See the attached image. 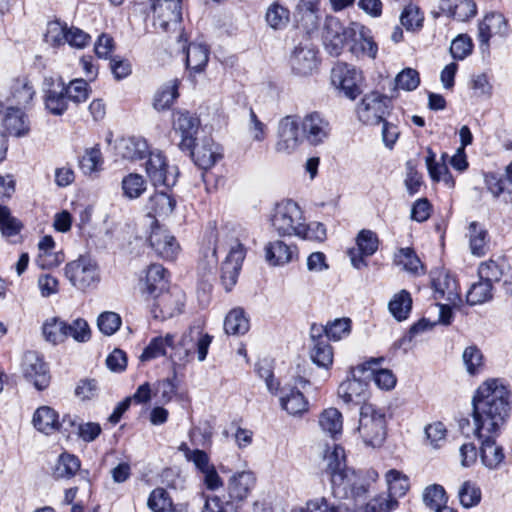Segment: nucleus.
<instances>
[{"label": "nucleus", "mask_w": 512, "mask_h": 512, "mask_svg": "<svg viewBox=\"0 0 512 512\" xmlns=\"http://www.w3.org/2000/svg\"><path fill=\"white\" fill-rule=\"evenodd\" d=\"M476 436L500 434L512 411V391L500 379H489L476 390L473 399Z\"/></svg>", "instance_id": "nucleus-1"}, {"label": "nucleus", "mask_w": 512, "mask_h": 512, "mask_svg": "<svg viewBox=\"0 0 512 512\" xmlns=\"http://www.w3.org/2000/svg\"><path fill=\"white\" fill-rule=\"evenodd\" d=\"M324 460L326 468L323 473L329 477L335 498L355 502L365 499L368 484L360 472L347 466L345 450L341 445L334 444L332 450L327 448Z\"/></svg>", "instance_id": "nucleus-2"}, {"label": "nucleus", "mask_w": 512, "mask_h": 512, "mask_svg": "<svg viewBox=\"0 0 512 512\" xmlns=\"http://www.w3.org/2000/svg\"><path fill=\"white\" fill-rule=\"evenodd\" d=\"M213 337L207 333H203L202 329L190 328L188 333H185L178 346L174 345V335L167 334L166 336H158L151 339L147 347L143 350L140 360L150 361L160 356L166 355L167 348L175 350L172 359L177 358L180 362H188L192 358V347H196L197 357L200 362L204 361L208 354L209 346Z\"/></svg>", "instance_id": "nucleus-3"}, {"label": "nucleus", "mask_w": 512, "mask_h": 512, "mask_svg": "<svg viewBox=\"0 0 512 512\" xmlns=\"http://www.w3.org/2000/svg\"><path fill=\"white\" fill-rule=\"evenodd\" d=\"M358 431L366 445L380 447L387 434L385 411L369 403L362 405Z\"/></svg>", "instance_id": "nucleus-4"}, {"label": "nucleus", "mask_w": 512, "mask_h": 512, "mask_svg": "<svg viewBox=\"0 0 512 512\" xmlns=\"http://www.w3.org/2000/svg\"><path fill=\"white\" fill-rule=\"evenodd\" d=\"M303 212L298 204L287 200L276 205L271 226L279 236H298L303 230Z\"/></svg>", "instance_id": "nucleus-5"}, {"label": "nucleus", "mask_w": 512, "mask_h": 512, "mask_svg": "<svg viewBox=\"0 0 512 512\" xmlns=\"http://www.w3.org/2000/svg\"><path fill=\"white\" fill-rule=\"evenodd\" d=\"M356 22H351L348 26H345L340 19L335 16H327L323 28V43L332 56H339L344 47L351 42V39H355Z\"/></svg>", "instance_id": "nucleus-6"}, {"label": "nucleus", "mask_w": 512, "mask_h": 512, "mask_svg": "<svg viewBox=\"0 0 512 512\" xmlns=\"http://www.w3.org/2000/svg\"><path fill=\"white\" fill-rule=\"evenodd\" d=\"M65 276L74 287L82 291L94 288L100 282L97 263L84 256L66 264Z\"/></svg>", "instance_id": "nucleus-7"}, {"label": "nucleus", "mask_w": 512, "mask_h": 512, "mask_svg": "<svg viewBox=\"0 0 512 512\" xmlns=\"http://www.w3.org/2000/svg\"><path fill=\"white\" fill-rule=\"evenodd\" d=\"M151 313L155 319L164 321L182 312L185 304V293L177 286L169 287L150 302Z\"/></svg>", "instance_id": "nucleus-8"}, {"label": "nucleus", "mask_w": 512, "mask_h": 512, "mask_svg": "<svg viewBox=\"0 0 512 512\" xmlns=\"http://www.w3.org/2000/svg\"><path fill=\"white\" fill-rule=\"evenodd\" d=\"M146 173L156 188L169 189L177 182L178 168L176 166L170 167L166 157L161 152H149Z\"/></svg>", "instance_id": "nucleus-9"}, {"label": "nucleus", "mask_w": 512, "mask_h": 512, "mask_svg": "<svg viewBox=\"0 0 512 512\" xmlns=\"http://www.w3.org/2000/svg\"><path fill=\"white\" fill-rule=\"evenodd\" d=\"M361 81V72L347 63L339 62L331 70V83L351 100L361 94Z\"/></svg>", "instance_id": "nucleus-10"}, {"label": "nucleus", "mask_w": 512, "mask_h": 512, "mask_svg": "<svg viewBox=\"0 0 512 512\" xmlns=\"http://www.w3.org/2000/svg\"><path fill=\"white\" fill-rule=\"evenodd\" d=\"M390 99L379 92H371L363 97L358 106L359 120L366 125H378L385 120L389 111Z\"/></svg>", "instance_id": "nucleus-11"}, {"label": "nucleus", "mask_w": 512, "mask_h": 512, "mask_svg": "<svg viewBox=\"0 0 512 512\" xmlns=\"http://www.w3.org/2000/svg\"><path fill=\"white\" fill-rule=\"evenodd\" d=\"M154 25L164 32L176 30L182 22V0H153Z\"/></svg>", "instance_id": "nucleus-12"}, {"label": "nucleus", "mask_w": 512, "mask_h": 512, "mask_svg": "<svg viewBox=\"0 0 512 512\" xmlns=\"http://www.w3.org/2000/svg\"><path fill=\"white\" fill-rule=\"evenodd\" d=\"M149 244L156 255L164 260L173 261L180 252V245L170 231L155 219L151 225Z\"/></svg>", "instance_id": "nucleus-13"}, {"label": "nucleus", "mask_w": 512, "mask_h": 512, "mask_svg": "<svg viewBox=\"0 0 512 512\" xmlns=\"http://www.w3.org/2000/svg\"><path fill=\"white\" fill-rule=\"evenodd\" d=\"M24 377L33 383L37 390H44L50 383V373L42 355L36 351H27L22 360Z\"/></svg>", "instance_id": "nucleus-14"}, {"label": "nucleus", "mask_w": 512, "mask_h": 512, "mask_svg": "<svg viewBox=\"0 0 512 512\" xmlns=\"http://www.w3.org/2000/svg\"><path fill=\"white\" fill-rule=\"evenodd\" d=\"M172 124L174 131L181 136L179 148L181 150L194 148L200 119L187 110H176L173 112Z\"/></svg>", "instance_id": "nucleus-15"}, {"label": "nucleus", "mask_w": 512, "mask_h": 512, "mask_svg": "<svg viewBox=\"0 0 512 512\" xmlns=\"http://www.w3.org/2000/svg\"><path fill=\"white\" fill-rule=\"evenodd\" d=\"M140 292L146 302L169 288L168 271L160 264H151L139 283Z\"/></svg>", "instance_id": "nucleus-16"}, {"label": "nucleus", "mask_w": 512, "mask_h": 512, "mask_svg": "<svg viewBox=\"0 0 512 512\" xmlns=\"http://www.w3.org/2000/svg\"><path fill=\"white\" fill-rule=\"evenodd\" d=\"M432 288L436 300H445L454 307L462 302L458 282L454 275L445 270L434 272L432 276Z\"/></svg>", "instance_id": "nucleus-17"}, {"label": "nucleus", "mask_w": 512, "mask_h": 512, "mask_svg": "<svg viewBox=\"0 0 512 512\" xmlns=\"http://www.w3.org/2000/svg\"><path fill=\"white\" fill-rule=\"evenodd\" d=\"M302 136L310 145L324 143L330 136L331 126L319 112L307 114L301 122Z\"/></svg>", "instance_id": "nucleus-18"}, {"label": "nucleus", "mask_w": 512, "mask_h": 512, "mask_svg": "<svg viewBox=\"0 0 512 512\" xmlns=\"http://www.w3.org/2000/svg\"><path fill=\"white\" fill-rule=\"evenodd\" d=\"M356 244L357 248L349 249L348 255L353 267L362 269L368 265L365 257L372 256L378 250L379 239L375 232L363 229L356 237Z\"/></svg>", "instance_id": "nucleus-19"}, {"label": "nucleus", "mask_w": 512, "mask_h": 512, "mask_svg": "<svg viewBox=\"0 0 512 512\" xmlns=\"http://www.w3.org/2000/svg\"><path fill=\"white\" fill-rule=\"evenodd\" d=\"M245 254L246 251L243 244L236 240L230 247L221 267V281L226 291H230L236 284Z\"/></svg>", "instance_id": "nucleus-20"}, {"label": "nucleus", "mask_w": 512, "mask_h": 512, "mask_svg": "<svg viewBox=\"0 0 512 512\" xmlns=\"http://www.w3.org/2000/svg\"><path fill=\"white\" fill-rule=\"evenodd\" d=\"M301 143L299 123L294 116L282 118L278 124V140L275 149L279 153L291 154Z\"/></svg>", "instance_id": "nucleus-21"}, {"label": "nucleus", "mask_w": 512, "mask_h": 512, "mask_svg": "<svg viewBox=\"0 0 512 512\" xmlns=\"http://www.w3.org/2000/svg\"><path fill=\"white\" fill-rule=\"evenodd\" d=\"M44 104L49 113L55 116L63 115L68 109V99L65 93V83L62 79L54 82L52 78L45 79Z\"/></svg>", "instance_id": "nucleus-22"}, {"label": "nucleus", "mask_w": 512, "mask_h": 512, "mask_svg": "<svg viewBox=\"0 0 512 512\" xmlns=\"http://www.w3.org/2000/svg\"><path fill=\"white\" fill-rule=\"evenodd\" d=\"M477 14V6L473 0H440L439 12L433 16L438 18L446 15L459 22L469 21Z\"/></svg>", "instance_id": "nucleus-23"}, {"label": "nucleus", "mask_w": 512, "mask_h": 512, "mask_svg": "<svg viewBox=\"0 0 512 512\" xmlns=\"http://www.w3.org/2000/svg\"><path fill=\"white\" fill-rule=\"evenodd\" d=\"M319 0H300L294 14L296 27L307 34L316 31L320 24Z\"/></svg>", "instance_id": "nucleus-24"}, {"label": "nucleus", "mask_w": 512, "mask_h": 512, "mask_svg": "<svg viewBox=\"0 0 512 512\" xmlns=\"http://www.w3.org/2000/svg\"><path fill=\"white\" fill-rule=\"evenodd\" d=\"M290 64L294 74L310 75L318 65L317 51L312 47L298 45L290 57Z\"/></svg>", "instance_id": "nucleus-25"}, {"label": "nucleus", "mask_w": 512, "mask_h": 512, "mask_svg": "<svg viewBox=\"0 0 512 512\" xmlns=\"http://www.w3.org/2000/svg\"><path fill=\"white\" fill-rule=\"evenodd\" d=\"M499 434L487 433L476 436L481 440L480 457L483 465L488 469H497L505 459L502 446L496 443Z\"/></svg>", "instance_id": "nucleus-26"}, {"label": "nucleus", "mask_w": 512, "mask_h": 512, "mask_svg": "<svg viewBox=\"0 0 512 512\" xmlns=\"http://www.w3.org/2000/svg\"><path fill=\"white\" fill-rule=\"evenodd\" d=\"M265 259L272 266H282L290 263L298 256L296 245L287 244L283 240L270 241L265 245Z\"/></svg>", "instance_id": "nucleus-27"}, {"label": "nucleus", "mask_w": 512, "mask_h": 512, "mask_svg": "<svg viewBox=\"0 0 512 512\" xmlns=\"http://www.w3.org/2000/svg\"><path fill=\"white\" fill-rule=\"evenodd\" d=\"M355 39H351L352 45L350 51L353 54L365 55L372 59H375L378 52V46L371 36V31L367 27L357 23L355 25Z\"/></svg>", "instance_id": "nucleus-28"}, {"label": "nucleus", "mask_w": 512, "mask_h": 512, "mask_svg": "<svg viewBox=\"0 0 512 512\" xmlns=\"http://www.w3.org/2000/svg\"><path fill=\"white\" fill-rule=\"evenodd\" d=\"M32 422L38 431L46 435H50L55 431H60L59 415L49 406L39 407L34 412Z\"/></svg>", "instance_id": "nucleus-29"}, {"label": "nucleus", "mask_w": 512, "mask_h": 512, "mask_svg": "<svg viewBox=\"0 0 512 512\" xmlns=\"http://www.w3.org/2000/svg\"><path fill=\"white\" fill-rule=\"evenodd\" d=\"M117 149L123 158L129 160H140L149 154L147 141L135 136L122 138L117 145Z\"/></svg>", "instance_id": "nucleus-30"}, {"label": "nucleus", "mask_w": 512, "mask_h": 512, "mask_svg": "<svg viewBox=\"0 0 512 512\" xmlns=\"http://www.w3.org/2000/svg\"><path fill=\"white\" fill-rule=\"evenodd\" d=\"M255 475L250 471H243L233 475L229 481L228 491L233 499H245L255 486Z\"/></svg>", "instance_id": "nucleus-31"}, {"label": "nucleus", "mask_w": 512, "mask_h": 512, "mask_svg": "<svg viewBox=\"0 0 512 512\" xmlns=\"http://www.w3.org/2000/svg\"><path fill=\"white\" fill-rule=\"evenodd\" d=\"M3 127L7 134L22 137L28 134L27 117L20 108H9L3 119Z\"/></svg>", "instance_id": "nucleus-32"}, {"label": "nucleus", "mask_w": 512, "mask_h": 512, "mask_svg": "<svg viewBox=\"0 0 512 512\" xmlns=\"http://www.w3.org/2000/svg\"><path fill=\"white\" fill-rule=\"evenodd\" d=\"M367 368L365 365L358 366L351 370V378L344 381L339 386V395L346 403L356 402V398L360 397L365 391L366 383L356 378V371L364 372Z\"/></svg>", "instance_id": "nucleus-33"}, {"label": "nucleus", "mask_w": 512, "mask_h": 512, "mask_svg": "<svg viewBox=\"0 0 512 512\" xmlns=\"http://www.w3.org/2000/svg\"><path fill=\"white\" fill-rule=\"evenodd\" d=\"M214 144L210 141L205 142L201 146H196L191 150H186L190 153L194 163L201 169H209L222 158V154L214 149Z\"/></svg>", "instance_id": "nucleus-34"}, {"label": "nucleus", "mask_w": 512, "mask_h": 512, "mask_svg": "<svg viewBox=\"0 0 512 512\" xmlns=\"http://www.w3.org/2000/svg\"><path fill=\"white\" fill-rule=\"evenodd\" d=\"M471 253L475 256H483L488 251V231L478 222H471L468 227Z\"/></svg>", "instance_id": "nucleus-35"}, {"label": "nucleus", "mask_w": 512, "mask_h": 512, "mask_svg": "<svg viewBox=\"0 0 512 512\" xmlns=\"http://www.w3.org/2000/svg\"><path fill=\"white\" fill-rule=\"evenodd\" d=\"M412 304L413 301L410 292L402 289L389 301L388 309L392 316L400 322L409 317L412 310Z\"/></svg>", "instance_id": "nucleus-36"}, {"label": "nucleus", "mask_w": 512, "mask_h": 512, "mask_svg": "<svg viewBox=\"0 0 512 512\" xmlns=\"http://www.w3.org/2000/svg\"><path fill=\"white\" fill-rule=\"evenodd\" d=\"M426 166L429 176L435 182L443 181L447 186L454 187L455 181L445 163L436 161V154L432 149L427 150Z\"/></svg>", "instance_id": "nucleus-37"}, {"label": "nucleus", "mask_w": 512, "mask_h": 512, "mask_svg": "<svg viewBox=\"0 0 512 512\" xmlns=\"http://www.w3.org/2000/svg\"><path fill=\"white\" fill-rule=\"evenodd\" d=\"M250 322L242 308L232 309L224 321V330L228 335H244L249 331Z\"/></svg>", "instance_id": "nucleus-38"}, {"label": "nucleus", "mask_w": 512, "mask_h": 512, "mask_svg": "<svg viewBox=\"0 0 512 512\" xmlns=\"http://www.w3.org/2000/svg\"><path fill=\"white\" fill-rule=\"evenodd\" d=\"M209 60L206 45L191 43L186 49V67L193 72H201Z\"/></svg>", "instance_id": "nucleus-39"}, {"label": "nucleus", "mask_w": 512, "mask_h": 512, "mask_svg": "<svg viewBox=\"0 0 512 512\" xmlns=\"http://www.w3.org/2000/svg\"><path fill=\"white\" fill-rule=\"evenodd\" d=\"M81 462L79 458L73 454L62 453L57 460V463L53 469V478L58 479H70L80 469Z\"/></svg>", "instance_id": "nucleus-40"}, {"label": "nucleus", "mask_w": 512, "mask_h": 512, "mask_svg": "<svg viewBox=\"0 0 512 512\" xmlns=\"http://www.w3.org/2000/svg\"><path fill=\"white\" fill-rule=\"evenodd\" d=\"M176 206V200L167 192L159 191L149 198L148 208L150 209L149 215L153 213L156 216L170 215Z\"/></svg>", "instance_id": "nucleus-41"}, {"label": "nucleus", "mask_w": 512, "mask_h": 512, "mask_svg": "<svg viewBox=\"0 0 512 512\" xmlns=\"http://www.w3.org/2000/svg\"><path fill=\"white\" fill-rule=\"evenodd\" d=\"M394 262L401 265L403 269L413 275L424 274V265L415 253L413 248H401L395 254Z\"/></svg>", "instance_id": "nucleus-42"}, {"label": "nucleus", "mask_w": 512, "mask_h": 512, "mask_svg": "<svg viewBox=\"0 0 512 512\" xmlns=\"http://www.w3.org/2000/svg\"><path fill=\"white\" fill-rule=\"evenodd\" d=\"M281 406L290 415H300L308 410V401L296 387L280 398Z\"/></svg>", "instance_id": "nucleus-43"}, {"label": "nucleus", "mask_w": 512, "mask_h": 512, "mask_svg": "<svg viewBox=\"0 0 512 512\" xmlns=\"http://www.w3.org/2000/svg\"><path fill=\"white\" fill-rule=\"evenodd\" d=\"M333 348L329 340H320L313 344L310 349V359L320 368L329 370L333 364Z\"/></svg>", "instance_id": "nucleus-44"}, {"label": "nucleus", "mask_w": 512, "mask_h": 512, "mask_svg": "<svg viewBox=\"0 0 512 512\" xmlns=\"http://www.w3.org/2000/svg\"><path fill=\"white\" fill-rule=\"evenodd\" d=\"M507 261L504 258H498L497 260L489 259L483 262L478 267V275L480 279H485L490 283L499 282L507 268Z\"/></svg>", "instance_id": "nucleus-45"}, {"label": "nucleus", "mask_w": 512, "mask_h": 512, "mask_svg": "<svg viewBox=\"0 0 512 512\" xmlns=\"http://www.w3.org/2000/svg\"><path fill=\"white\" fill-rule=\"evenodd\" d=\"M179 80L174 79L163 85L155 94L154 108L158 111L169 109L179 96Z\"/></svg>", "instance_id": "nucleus-46"}, {"label": "nucleus", "mask_w": 512, "mask_h": 512, "mask_svg": "<svg viewBox=\"0 0 512 512\" xmlns=\"http://www.w3.org/2000/svg\"><path fill=\"white\" fill-rule=\"evenodd\" d=\"M492 298L493 284L485 279H480L472 284L466 294V301L471 306L483 304L492 300Z\"/></svg>", "instance_id": "nucleus-47"}, {"label": "nucleus", "mask_w": 512, "mask_h": 512, "mask_svg": "<svg viewBox=\"0 0 512 512\" xmlns=\"http://www.w3.org/2000/svg\"><path fill=\"white\" fill-rule=\"evenodd\" d=\"M319 425L324 432L332 438H336L337 435L342 433V414L336 408L326 409L319 417Z\"/></svg>", "instance_id": "nucleus-48"}, {"label": "nucleus", "mask_w": 512, "mask_h": 512, "mask_svg": "<svg viewBox=\"0 0 512 512\" xmlns=\"http://www.w3.org/2000/svg\"><path fill=\"white\" fill-rule=\"evenodd\" d=\"M388 496L391 499L403 497L409 490V478L398 470L391 469L386 473Z\"/></svg>", "instance_id": "nucleus-49"}, {"label": "nucleus", "mask_w": 512, "mask_h": 512, "mask_svg": "<svg viewBox=\"0 0 512 512\" xmlns=\"http://www.w3.org/2000/svg\"><path fill=\"white\" fill-rule=\"evenodd\" d=\"M400 22L407 31H419L423 27L424 14L418 5L409 3L400 14Z\"/></svg>", "instance_id": "nucleus-50"}, {"label": "nucleus", "mask_w": 512, "mask_h": 512, "mask_svg": "<svg viewBox=\"0 0 512 512\" xmlns=\"http://www.w3.org/2000/svg\"><path fill=\"white\" fill-rule=\"evenodd\" d=\"M266 22L274 30H282L290 22V11L278 2L272 3L266 11Z\"/></svg>", "instance_id": "nucleus-51"}, {"label": "nucleus", "mask_w": 512, "mask_h": 512, "mask_svg": "<svg viewBox=\"0 0 512 512\" xmlns=\"http://www.w3.org/2000/svg\"><path fill=\"white\" fill-rule=\"evenodd\" d=\"M11 94L17 105L25 107L32 101L35 90L27 77H19L14 80Z\"/></svg>", "instance_id": "nucleus-52"}, {"label": "nucleus", "mask_w": 512, "mask_h": 512, "mask_svg": "<svg viewBox=\"0 0 512 512\" xmlns=\"http://www.w3.org/2000/svg\"><path fill=\"white\" fill-rule=\"evenodd\" d=\"M68 328V323L60 320L59 318H51L47 320L42 327L43 336L46 341L52 344L62 343L66 339L65 330Z\"/></svg>", "instance_id": "nucleus-53"}, {"label": "nucleus", "mask_w": 512, "mask_h": 512, "mask_svg": "<svg viewBox=\"0 0 512 512\" xmlns=\"http://www.w3.org/2000/svg\"><path fill=\"white\" fill-rule=\"evenodd\" d=\"M54 246L55 242L51 236H44L38 243L40 254L36 262L41 268L47 269L56 266L61 262L57 259L56 255L52 254Z\"/></svg>", "instance_id": "nucleus-54"}, {"label": "nucleus", "mask_w": 512, "mask_h": 512, "mask_svg": "<svg viewBox=\"0 0 512 512\" xmlns=\"http://www.w3.org/2000/svg\"><path fill=\"white\" fill-rule=\"evenodd\" d=\"M102 164V153L98 145L90 149H86L84 155L79 160V167L86 175L99 171Z\"/></svg>", "instance_id": "nucleus-55"}, {"label": "nucleus", "mask_w": 512, "mask_h": 512, "mask_svg": "<svg viewBox=\"0 0 512 512\" xmlns=\"http://www.w3.org/2000/svg\"><path fill=\"white\" fill-rule=\"evenodd\" d=\"M90 92L89 84L84 79H74L67 85L65 84L68 102L72 101L75 104L83 103L88 99Z\"/></svg>", "instance_id": "nucleus-56"}, {"label": "nucleus", "mask_w": 512, "mask_h": 512, "mask_svg": "<svg viewBox=\"0 0 512 512\" xmlns=\"http://www.w3.org/2000/svg\"><path fill=\"white\" fill-rule=\"evenodd\" d=\"M485 183L494 197H499L500 194L506 192L508 196L506 202L512 204V181L508 180L507 173L503 178H498L496 175H485Z\"/></svg>", "instance_id": "nucleus-57"}, {"label": "nucleus", "mask_w": 512, "mask_h": 512, "mask_svg": "<svg viewBox=\"0 0 512 512\" xmlns=\"http://www.w3.org/2000/svg\"><path fill=\"white\" fill-rule=\"evenodd\" d=\"M462 359L470 375L479 374L484 368L483 354L477 346L467 347L463 352Z\"/></svg>", "instance_id": "nucleus-58"}, {"label": "nucleus", "mask_w": 512, "mask_h": 512, "mask_svg": "<svg viewBox=\"0 0 512 512\" xmlns=\"http://www.w3.org/2000/svg\"><path fill=\"white\" fill-rule=\"evenodd\" d=\"M23 224L11 215L7 206L0 205V231L4 237H12L20 233Z\"/></svg>", "instance_id": "nucleus-59"}, {"label": "nucleus", "mask_w": 512, "mask_h": 512, "mask_svg": "<svg viewBox=\"0 0 512 512\" xmlns=\"http://www.w3.org/2000/svg\"><path fill=\"white\" fill-rule=\"evenodd\" d=\"M122 189L126 197L135 199L140 197L146 190V181L143 176L131 173L122 180Z\"/></svg>", "instance_id": "nucleus-60"}, {"label": "nucleus", "mask_w": 512, "mask_h": 512, "mask_svg": "<svg viewBox=\"0 0 512 512\" xmlns=\"http://www.w3.org/2000/svg\"><path fill=\"white\" fill-rule=\"evenodd\" d=\"M172 505L169 493L161 487L152 490L147 500V506L153 512H167Z\"/></svg>", "instance_id": "nucleus-61"}, {"label": "nucleus", "mask_w": 512, "mask_h": 512, "mask_svg": "<svg viewBox=\"0 0 512 512\" xmlns=\"http://www.w3.org/2000/svg\"><path fill=\"white\" fill-rule=\"evenodd\" d=\"M447 500L445 489L439 484L429 485L423 492V502L432 510H436L442 505L447 504Z\"/></svg>", "instance_id": "nucleus-62"}, {"label": "nucleus", "mask_w": 512, "mask_h": 512, "mask_svg": "<svg viewBox=\"0 0 512 512\" xmlns=\"http://www.w3.org/2000/svg\"><path fill=\"white\" fill-rule=\"evenodd\" d=\"M68 26L59 20L51 21L48 23L47 32L45 34L46 42L54 47H59L66 43Z\"/></svg>", "instance_id": "nucleus-63"}, {"label": "nucleus", "mask_w": 512, "mask_h": 512, "mask_svg": "<svg viewBox=\"0 0 512 512\" xmlns=\"http://www.w3.org/2000/svg\"><path fill=\"white\" fill-rule=\"evenodd\" d=\"M344 503L336 504L325 497L308 501L306 507L299 512H342Z\"/></svg>", "instance_id": "nucleus-64"}]
</instances>
